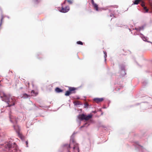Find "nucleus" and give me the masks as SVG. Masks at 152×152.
<instances>
[{
  "label": "nucleus",
  "mask_w": 152,
  "mask_h": 152,
  "mask_svg": "<svg viewBox=\"0 0 152 152\" xmlns=\"http://www.w3.org/2000/svg\"><path fill=\"white\" fill-rule=\"evenodd\" d=\"M14 129L16 130V132L17 133L19 137L22 138L23 136L22 134L20 132L19 127L18 126H14Z\"/></svg>",
  "instance_id": "nucleus-4"
},
{
  "label": "nucleus",
  "mask_w": 152,
  "mask_h": 152,
  "mask_svg": "<svg viewBox=\"0 0 152 152\" xmlns=\"http://www.w3.org/2000/svg\"><path fill=\"white\" fill-rule=\"evenodd\" d=\"M34 2L35 3H38L40 1V0H34Z\"/></svg>",
  "instance_id": "nucleus-23"
},
{
  "label": "nucleus",
  "mask_w": 152,
  "mask_h": 152,
  "mask_svg": "<svg viewBox=\"0 0 152 152\" xmlns=\"http://www.w3.org/2000/svg\"><path fill=\"white\" fill-rule=\"evenodd\" d=\"M104 53L105 55V56H104L105 60V61H106V58L107 56V53H106V52H104Z\"/></svg>",
  "instance_id": "nucleus-21"
},
{
  "label": "nucleus",
  "mask_w": 152,
  "mask_h": 152,
  "mask_svg": "<svg viewBox=\"0 0 152 152\" xmlns=\"http://www.w3.org/2000/svg\"><path fill=\"white\" fill-rule=\"evenodd\" d=\"M92 115L90 114L88 115H86L83 114L79 115L78 116V118L80 120H85L88 121L92 118Z\"/></svg>",
  "instance_id": "nucleus-2"
},
{
  "label": "nucleus",
  "mask_w": 152,
  "mask_h": 152,
  "mask_svg": "<svg viewBox=\"0 0 152 152\" xmlns=\"http://www.w3.org/2000/svg\"><path fill=\"white\" fill-rule=\"evenodd\" d=\"M26 146L27 147H28V141H26Z\"/></svg>",
  "instance_id": "nucleus-30"
},
{
  "label": "nucleus",
  "mask_w": 152,
  "mask_h": 152,
  "mask_svg": "<svg viewBox=\"0 0 152 152\" xmlns=\"http://www.w3.org/2000/svg\"><path fill=\"white\" fill-rule=\"evenodd\" d=\"M63 3L61 4V9L60 10L61 12L65 13L68 12L69 10V7L68 6H66L64 7V4Z\"/></svg>",
  "instance_id": "nucleus-3"
},
{
  "label": "nucleus",
  "mask_w": 152,
  "mask_h": 152,
  "mask_svg": "<svg viewBox=\"0 0 152 152\" xmlns=\"http://www.w3.org/2000/svg\"><path fill=\"white\" fill-rule=\"evenodd\" d=\"M29 96H28V94H23V96H22V97H23L24 98H27Z\"/></svg>",
  "instance_id": "nucleus-16"
},
{
  "label": "nucleus",
  "mask_w": 152,
  "mask_h": 152,
  "mask_svg": "<svg viewBox=\"0 0 152 152\" xmlns=\"http://www.w3.org/2000/svg\"><path fill=\"white\" fill-rule=\"evenodd\" d=\"M151 8H152V4L151 5Z\"/></svg>",
  "instance_id": "nucleus-34"
},
{
  "label": "nucleus",
  "mask_w": 152,
  "mask_h": 152,
  "mask_svg": "<svg viewBox=\"0 0 152 152\" xmlns=\"http://www.w3.org/2000/svg\"><path fill=\"white\" fill-rule=\"evenodd\" d=\"M86 124H84V125H83V126H82L81 127V128H82V127H83L85 126V125H86Z\"/></svg>",
  "instance_id": "nucleus-31"
},
{
  "label": "nucleus",
  "mask_w": 152,
  "mask_h": 152,
  "mask_svg": "<svg viewBox=\"0 0 152 152\" xmlns=\"http://www.w3.org/2000/svg\"><path fill=\"white\" fill-rule=\"evenodd\" d=\"M121 69L123 71H124L125 72L124 69V68L121 67Z\"/></svg>",
  "instance_id": "nucleus-28"
},
{
  "label": "nucleus",
  "mask_w": 152,
  "mask_h": 152,
  "mask_svg": "<svg viewBox=\"0 0 152 152\" xmlns=\"http://www.w3.org/2000/svg\"><path fill=\"white\" fill-rule=\"evenodd\" d=\"M141 6L143 7H145V3L142 0V1H141Z\"/></svg>",
  "instance_id": "nucleus-18"
},
{
  "label": "nucleus",
  "mask_w": 152,
  "mask_h": 152,
  "mask_svg": "<svg viewBox=\"0 0 152 152\" xmlns=\"http://www.w3.org/2000/svg\"><path fill=\"white\" fill-rule=\"evenodd\" d=\"M66 1H67L69 4H72V0H65L63 3V4H65Z\"/></svg>",
  "instance_id": "nucleus-13"
},
{
  "label": "nucleus",
  "mask_w": 152,
  "mask_h": 152,
  "mask_svg": "<svg viewBox=\"0 0 152 152\" xmlns=\"http://www.w3.org/2000/svg\"><path fill=\"white\" fill-rule=\"evenodd\" d=\"M77 89L76 88L72 87H69V91L71 93H75V91Z\"/></svg>",
  "instance_id": "nucleus-7"
},
{
  "label": "nucleus",
  "mask_w": 152,
  "mask_h": 152,
  "mask_svg": "<svg viewBox=\"0 0 152 152\" xmlns=\"http://www.w3.org/2000/svg\"><path fill=\"white\" fill-rule=\"evenodd\" d=\"M15 122H17V120H16V119H15Z\"/></svg>",
  "instance_id": "nucleus-33"
},
{
  "label": "nucleus",
  "mask_w": 152,
  "mask_h": 152,
  "mask_svg": "<svg viewBox=\"0 0 152 152\" xmlns=\"http://www.w3.org/2000/svg\"><path fill=\"white\" fill-rule=\"evenodd\" d=\"M71 94L69 91H69H66L65 95L66 96H69V95Z\"/></svg>",
  "instance_id": "nucleus-14"
},
{
  "label": "nucleus",
  "mask_w": 152,
  "mask_h": 152,
  "mask_svg": "<svg viewBox=\"0 0 152 152\" xmlns=\"http://www.w3.org/2000/svg\"><path fill=\"white\" fill-rule=\"evenodd\" d=\"M91 3H92V5L95 4V3L94 2V0H91Z\"/></svg>",
  "instance_id": "nucleus-26"
},
{
  "label": "nucleus",
  "mask_w": 152,
  "mask_h": 152,
  "mask_svg": "<svg viewBox=\"0 0 152 152\" xmlns=\"http://www.w3.org/2000/svg\"><path fill=\"white\" fill-rule=\"evenodd\" d=\"M55 91L57 93H60L62 92L63 91L62 90H61L59 88L57 87L55 88Z\"/></svg>",
  "instance_id": "nucleus-9"
},
{
  "label": "nucleus",
  "mask_w": 152,
  "mask_h": 152,
  "mask_svg": "<svg viewBox=\"0 0 152 152\" xmlns=\"http://www.w3.org/2000/svg\"><path fill=\"white\" fill-rule=\"evenodd\" d=\"M85 106L87 107L88 106V104L87 103H86L85 104Z\"/></svg>",
  "instance_id": "nucleus-25"
},
{
  "label": "nucleus",
  "mask_w": 152,
  "mask_h": 152,
  "mask_svg": "<svg viewBox=\"0 0 152 152\" xmlns=\"http://www.w3.org/2000/svg\"><path fill=\"white\" fill-rule=\"evenodd\" d=\"M142 1V0H135L134 2V4H138L139 2Z\"/></svg>",
  "instance_id": "nucleus-12"
},
{
  "label": "nucleus",
  "mask_w": 152,
  "mask_h": 152,
  "mask_svg": "<svg viewBox=\"0 0 152 152\" xmlns=\"http://www.w3.org/2000/svg\"><path fill=\"white\" fill-rule=\"evenodd\" d=\"M27 85H26V86L27 87H28L29 86V83L27 82Z\"/></svg>",
  "instance_id": "nucleus-27"
},
{
  "label": "nucleus",
  "mask_w": 152,
  "mask_h": 152,
  "mask_svg": "<svg viewBox=\"0 0 152 152\" xmlns=\"http://www.w3.org/2000/svg\"><path fill=\"white\" fill-rule=\"evenodd\" d=\"M104 53L105 55V56H104L105 60V61H106V58L107 56V53H106V52H104Z\"/></svg>",
  "instance_id": "nucleus-22"
},
{
  "label": "nucleus",
  "mask_w": 152,
  "mask_h": 152,
  "mask_svg": "<svg viewBox=\"0 0 152 152\" xmlns=\"http://www.w3.org/2000/svg\"><path fill=\"white\" fill-rule=\"evenodd\" d=\"M114 16V15L112 14H111L110 15V16L111 17H112L113 16Z\"/></svg>",
  "instance_id": "nucleus-29"
},
{
  "label": "nucleus",
  "mask_w": 152,
  "mask_h": 152,
  "mask_svg": "<svg viewBox=\"0 0 152 152\" xmlns=\"http://www.w3.org/2000/svg\"><path fill=\"white\" fill-rule=\"evenodd\" d=\"M118 6L117 5L115 6V8H117Z\"/></svg>",
  "instance_id": "nucleus-32"
},
{
  "label": "nucleus",
  "mask_w": 152,
  "mask_h": 152,
  "mask_svg": "<svg viewBox=\"0 0 152 152\" xmlns=\"http://www.w3.org/2000/svg\"><path fill=\"white\" fill-rule=\"evenodd\" d=\"M10 121L12 122H13L14 120L13 119V118H12V116L10 115Z\"/></svg>",
  "instance_id": "nucleus-17"
},
{
  "label": "nucleus",
  "mask_w": 152,
  "mask_h": 152,
  "mask_svg": "<svg viewBox=\"0 0 152 152\" xmlns=\"http://www.w3.org/2000/svg\"><path fill=\"white\" fill-rule=\"evenodd\" d=\"M11 96L9 94H3V97L4 100L7 102L8 104L7 107H10L14 105L15 104V99L13 97H11Z\"/></svg>",
  "instance_id": "nucleus-1"
},
{
  "label": "nucleus",
  "mask_w": 152,
  "mask_h": 152,
  "mask_svg": "<svg viewBox=\"0 0 152 152\" xmlns=\"http://www.w3.org/2000/svg\"><path fill=\"white\" fill-rule=\"evenodd\" d=\"M143 8L144 10L145 11L144 12H148V9L147 8V7L145 6L144 7H143Z\"/></svg>",
  "instance_id": "nucleus-15"
},
{
  "label": "nucleus",
  "mask_w": 152,
  "mask_h": 152,
  "mask_svg": "<svg viewBox=\"0 0 152 152\" xmlns=\"http://www.w3.org/2000/svg\"><path fill=\"white\" fill-rule=\"evenodd\" d=\"M31 94L32 96H36L38 94V93L34 90H32L31 92Z\"/></svg>",
  "instance_id": "nucleus-10"
},
{
  "label": "nucleus",
  "mask_w": 152,
  "mask_h": 152,
  "mask_svg": "<svg viewBox=\"0 0 152 152\" xmlns=\"http://www.w3.org/2000/svg\"><path fill=\"white\" fill-rule=\"evenodd\" d=\"M3 16H2L1 18V22H0V26H1V25L2 22V20H3Z\"/></svg>",
  "instance_id": "nucleus-20"
},
{
  "label": "nucleus",
  "mask_w": 152,
  "mask_h": 152,
  "mask_svg": "<svg viewBox=\"0 0 152 152\" xmlns=\"http://www.w3.org/2000/svg\"><path fill=\"white\" fill-rule=\"evenodd\" d=\"M94 9L96 11H99L98 5L95 3L93 5Z\"/></svg>",
  "instance_id": "nucleus-8"
},
{
  "label": "nucleus",
  "mask_w": 152,
  "mask_h": 152,
  "mask_svg": "<svg viewBox=\"0 0 152 152\" xmlns=\"http://www.w3.org/2000/svg\"><path fill=\"white\" fill-rule=\"evenodd\" d=\"M77 43L79 45H83V43L80 41H79L77 42Z\"/></svg>",
  "instance_id": "nucleus-19"
},
{
  "label": "nucleus",
  "mask_w": 152,
  "mask_h": 152,
  "mask_svg": "<svg viewBox=\"0 0 152 152\" xmlns=\"http://www.w3.org/2000/svg\"><path fill=\"white\" fill-rule=\"evenodd\" d=\"M73 103L75 105H77L81 104L80 102L79 101H75L73 102Z\"/></svg>",
  "instance_id": "nucleus-11"
},
{
  "label": "nucleus",
  "mask_w": 152,
  "mask_h": 152,
  "mask_svg": "<svg viewBox=\"0 0 152 152\" xmlns=\"http://www.w3.org/2000/svg\"><path fill=\"white\" fill-rule=\"evenodd\" d=\"M103 98H96L94 99V101L97 103H99L103 100Z\"/></svg>",
  "instance_id": "nucleus-6"
},
{
  "label": "nucleus",
  "mask_w": 152,
  "mask_h": 152,
  "mask_svg": "<svg viewBox=\"0 0 152 152\" xmlns=\"http://www.w3.org/2000/svg\"><path fill=\"white\" fill-rule=\"evenodd\" d=\"M73 149L74 152H79L78 145L77 144H75L74 145Z\"/></svg>",
  "instance_id": "nucleus-5"
},
{
  "label": "nucleus",
  "mask_w": 152,
  "mask_h": 152,
  "mask_svg": "<svg viewBox=\"0 0 152 152\" xmlns=\"http://www.w3.org/2000/svg\"><path fill=\"white\" fill-rule=\"evenodd\" d=\"M9 148L10 149V150H11L12 149H13L14 150H15V152L16 149H15L16 148H12L10 146L9 147Z\"/></svg>",
  "instance_id": "nucleus-24"
}]
</instances>
